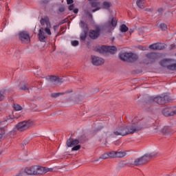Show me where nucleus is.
<instances>
[{
    "label": "nucleus",
    "mask_w": 176,
    "mask_h": 176,
    "mask_svg": "<svg viewBox=\"0 0 176 176\" xmlns=\"http://www.w3.org/2000/svg\"><path fill=\"white\" fill-rule=\"evenodd\" d=\"M146 128V120H142L136 123H132L128 126H119L117 127L113 133H111V137L115 138L118 135H129V134H134V133H138L141 131V129Z\"/></svg>",
    "instance_id": "nucleus-1"
},
{
    "label": "nucleus",
    "mask_w": 176,
    "mask_h": 176,
    "mask_svg": "<svg viewBox=\"0 0 176 176\" xmlns=\"http://www.w3.org/2000/svg\"><path fill=\"white\" fill-rule=\"evenodd\" d=\"M43 168L41 166H32L27 167L23 171L19 172L16 176H25L27 175H42Z\"/></svg>",
    "instance_id": "nucleus-2"
},
{
    "label": "nucleus",
    "mask_w": 176,
    "mask_h": 176,
    "mask_svg": "<svg viewBox=\"0 0 176 176\" xmlns=\"http://www.w3.org/2000/svg\"><path fill=\"white\" fill-rule=\"evenodd\" d=\"M34 125L35 124L33 122V121L25 120L16 124L15 125V129L20 132L27 131V130H30L31 127H34Z\"/></svg>",
    "instance_id": "nucleus-3"
},
{
    "label": "nucleus",
    "mask_w": 176,
    "mask_h": 176,
    "mask_svg": "<svg viewBox=\"0 0 176 176\" xmlns=\"http://www.w3.org/2000/svg\"><path fill=\"white\" fill-rule=\"evenodd\" d=\"M119 58L122 61H128V63H134L138 60V56L132 52H122L120 54Z\"/></svg>",
    "instance_id": "nucleus-4"
},
{
    "label": "nucleus",
    "mask_w": 176,
    "mask_h": 176,
    "mask_svg": "<svg viewBox=\"0 0 176 176\" xmlns=\"http://www.w3.org/2000/svg\"><path fill=\"white\" fill-rule=\"evenodd\" d=\"M154 101L156 104H158V105H164V104H167V102L171 101V98L166 94H163L160 96L154 97Z\"/></svg>",
    "instance_id": "nucleus-5"
},
{
    "label": "nucleus",
    "mask_w": 176,
    "mask_h": 176,
    "mask_svg": "<svg viewBox=\"0 0 176 176\" xmlns=\"http://www.w3.org/2000/svg\"><path fill=\"white\" fill-rule=\"evenodd\" d=\"M101 35V27L100 25L95 26V30H90L89 32V36L91 39H98Z\"/></svg>",
    "instance_id": "nucleus-6"
},
{
    "label": "nucleus",
    "mask_w": 176,
    "mask_h": 176,
    "mask_svg": "<svg viewBox=\"0 0 176 176\" xmlns=\"http://www.w3.org/2000/svg\"><path fill=\"white\" fill-rule=\"evenodd\" d=\"M18 38L22 43H27L31 42L30 33L27 31H21L18 33Z\"/></svg>",
    "instance_id": "nucleus-7"
},
{
    "label": "nucleus",
    "mask_w": 176,
    "mask_h": 176,
    "mask_svg": "<svg viewBox=\"0 0 176 176\" xmlns=\"http://www.w3.org/2000/svg\"><path fill=\"white\" fill-rule=\"evenodd\" d=\"M148 163V160L146 158L145 155H143L139 158L135 160L133 164L137 167H141Z\"/></svg>",
    "instance_id": "nucleus-8"
},
{
    "label": "nucleus",
    "mask_w": 176,
    "mask_h": 176,
    "mask_svg": "<svg viewBox=\"0 0 176 176\" xmlns=\"http://www.w3.org/2000/svg\"><path fill=\"white\" fill-rule=\"evenodd\" d=\"M88 1L89 2L91 8H95L94 10H91L92 13H94L101 9V8H100V6H101V3L100 2V0H88Z\"/></svg>",
    "instance_id": "nucleus-9"
},
{
    "label": "nucleus",
    "mask_w": 176,
    "mask_h": 176,
    "mask_svg": "<svg viewBox=\"0 0 176 176\" xmlns=\"http://www.w3.org/2000/svg\"><path fill=\"white\" fill-rule=\"evenodd\" d=\"M100 50L102 52H106L107 53H110L111 54H115L116 52H118V48L115 46H107V45H102L100 47Z\"/></svg>",
    "instance_id": "nucleus-10"
},
{
    "label": "nucleus",
    "mask_w": 176,
    "mask_h": 176,
    "mask_svg": "<svg viewBox=\"0 0 176 176\" xmlns=\"http://www.w3.org/2000/svg\"><path fill=\"white\" fill-rule=\"evenodd\" d=\"M91 63L93 65H95L96 67H98L99 65H102L104 64V59L102 58H100L98 56H91Z\"/></svg>",
    "instance_id": "nucleus-11"
},
{
    "label": "nucleus",
    "mask_w": 176,
    "mask_h": 176,
    "mask_svg": "<svg viewBox=\"0 0 176 176\" xmlns=\"http://www.w3.org/2000/svg\"><path fill=\"white\" fill-rule=\"evenodd\" d=\"M149 49L152 50H164L166 45L162 43H156L148 46Z\"/></svg>",
    "instance_id": "nucleus-12"
},
{
    "label": "nucleus",
    "mask_w": 176,
    "mask_h": 176,
    "mask_svg": "<svg viewBox=\"0 0 176 176\" xmlns=\"http://www.w3.org/2000/svg\"><path fill=\"white\" fill-rule=\"evenodd\" d=\"M146 57L149 61L148 63H146V64H149V63H155V61H156V60L157 59V54L155 52H150L146 54Z\"/></svg>",
    "instance_id": "nucleus-13"
},
{
    "label": "nucleus",
    "mask_w": 176,
    "mask_h": 176,
    "mask_svg": "<svg viewBox=\"0 0 176 176\" xmlns=\"http://www.w3.org/2000/svg\"><path fill=\"white\" fill-rule=\"evenodd\" d=\"M38 36L40 42H46L45 39L47 38V36L45 34V28H41L39 29Z\"/></svg>",
    "instance_id": "nucleus-14"
},
{
    "label": "nucleus",
    "mask_w": 176,
    "mask_h": 176,
    "mask_svg": "<svg viewBox=\"0 0 176 176\" xmlns=\"http://www.w3.org/2000/svg\"><path fill=\"white\" fill-rule=\"evenodd\" d=\"M79 143V140L78 139H75L74 140L72 138H69L67 140L66 145L68 148H72L74 145H78Z\"/></svg>",
    "instance_id": "nucleus-15"
},
{
    "label": "nucleus",
    "mask_w": 176,
    "mask_h": 176,
    "mask_svg": "<svg viewBox=\"0 0 176 176\" xmlns=\"http://www.w3.org/2000/svg\"><path fill=\"white\" fill-rule=\"evenodd\" d=\"M50 80L54 85H58V83H63V78L56 76H51L50 77Z\"/></svg>",
    "instance_id": "nucleus-16"
},
{
    "label": "nucleus",
    "mask_w": 176,
    "mask_h": 176,
    "mask_svg": "<svg viewBox=\"0 0 176 176\" xmlns=\"http://www.w3.org/2000/svg\"><path fill=\"white\" fill-rule=\"evenodd\" d=\"M40 23L41 25H46V27H50L52 24L50 23V20L49 19V16H45L44 18H41Z\"/></svg>",
    "instance_id": "nucleus-17"
},
{
    "label": "nucleus",
    "mask_w": 176,
    "mask_h": 176,
    "mask_svg": "<svg viewBox=\"0 0 176 176\" xmlns=\"http://www.w3.org/2000/svg\"><path fill=\"white\" fill-rule=\"evenodd\" d=\"M144 157L147 160V162L148 163L151 159H153L155 157H157V152H153L151 153L144 154Z\"/></svg>",
    "instance_id": "nucleus-18"
},
{
    "label": "nucleus",
    "mask_w": 176,
    "mask_h": 176,
    "mask_svg": "<svg viewBox=\"0 0 176 176\" xmlns=\"http://www.w3.org/2000/svg\"><path fill=\"white\" fill-rule=\"evenodd\" d=\"M80 26L82 29L83 32H89V26L84 21H80Z\"/></svg>",
    "instance_id": "nucleus-19"
},
{
    "label": "nucleus",
    "mask_w": 176,
    "mask_h": 176,
    "mask_svg": "<svg viewBox=\"0 0 176 176\" xmlns=\"http://www.w3.org/2000/svg\"><path fill=\"white\" fill-rule=\"evenodd\" d=\"M108 24L111 27H116V25H118V20L116 19V18L113 17L111 19V20L108 21Z\"/></svg>",
    "instance_id": "nucleus-20"
},
{
    "label": "nucleus",
    "mask_w": 176,
    "mask_h": 176,
    "mask_svg": "<svg viewBox=\"0 0 176 176\" xmlns=\"http://www.w3.org/2000/svg\"><path fill=\"white\" fill-rule=\"evenodd\" d=\"M126 155H127V153L126 151H116V157L122 159V157H124Z\"/></svg>",
    "instance_id": "nucleus-21"
},
{
    "label": "nucleus",
    "mask_w": 176,
    "mask_h": 176,
    "mask_svg": "<svg viewBox=\"0 0 176 176\" xmlns=\"http://www.w3.org/2000/svg\"><path fill=\"white\" fill-rule=\"evenodd\" d=\"M162 115H164V116H173V115H171V107L163 109Z\"/></svg>",
    "instance_id": "nucleus-22"
},
{
    "label": "nucleus",
    "mask_w": 176,
    "mask_h": 176,
    "mask_svg": "<svg viewBox=\"0 0 176 176\" xmlns=\"http://www.w3.org/2000/svg\"><path fill=\"white\" fill-rule=\"evenodd\" d=\"M78 140L80 144H85V142H86V141L89 140V139H87V137L86 136V135H80Z\"/></svg>",
    "instance_id": "nucleus-23"
},
{
    "label": "nucleus",
    "mask_w": 176,
    "mask_h": 176,
    "mask_svg": "<svg viewBox=\"0 0 176 176\" xmlns=\"http://www.w3.org/2000/svg\"><path fill=\"white\" fill-rule=\"evenodd\" d=\"M146 104H147L148 105H151V104H153V102H155V97L153 96H148L146 98L145 100Z\"/></svg>",
    "instance_id": "nucleus-24"
},
{
    "label": "nucleus",
    "mask_w": 176,
    "mask_h": 176,
    "mask_svg": "<svg viewBox=\"0 0 176 176\" xmlns=\"http://www.w3.org/2000/svg\"><path fill=\"white\" fill-rule=\"evenodd\" d=\"M112 6V4L109 1H104L102 3V9H106L107 10H109V8Z\"/></svg>",
    "instance_id": "nucleus-25"
},
{
    "label": "nucleus",
    "mask_w": 176,
    "mask_h": 176,
    "mask_svg": "<svg viewBox=\"0 0 176 176\" xmlns=\"http://www.w3.org/2000/svg\"><path fill=\"white\" fill-rule=\"evenodd\" d=\"M19 90H23V91H25V90H28V91H30V86L28 85V84H25V83H22Z\"/></svg>",
    "instance_id": "nucleus-26"
},
{
    "label": "nucleus",
    "mask_w": 176,
    "mask_h": 176,
    "mask_svg": "<svg viewBox=\"0 0 176 176\" xmlns=\"http://www.w3.org/2000/svg\"><path fill=\"white\" fill-rule=\"evenodd\" d=\"M160 65L161 67H168V59H164L160 62Z\"/></svg>",
    "instance_id": "nucleus-27"
},
{
    "label": "nucleus",
    "mask_w": 176,
    "mask_h": 176,
    "mask_svg": "<svg viewBox=\"0 0 176 176\" xmlns=\"http://www.w3.org/2000/svg\"><path fill=\"white\" fill-rule=\"evenodd\" d=\"M144 3H145V0H137L136 5L138 6L140 9L144 8Z\"/></svg>",
    "instance_id": "nucleus-28"
},
{
    "label": "nucleus",
    "mask_w": 176,
    "mask_h": 176,
    "mask_svg": "<svg viewBox=\"0 0 176 176\" xmlns=\"http://www.w3.org/2000/svg\"><path fill=\"white\" fill-rule=\"evenodd\" d=\"M41 168H43L42 175L43 174H46V173H52L53 171V168H49L41 166Z\"/></svg>",
    "instance_id": "nucleus-29"
},
{
    "label": "nucleus",
    "mask_w": 176,
    "mask_h": 176,
    "mask_svg": "<svg viewBox=\"0 0 176 176\" xmlns=\"http://www.w3.org/2000/svg\"><path fill=\"white\" fill-rule=\"evenodd\" d=\"M65 94V92H62V93H52L51 94L52 98H57V97H60V96H64Z\"/></svg>",
    "instance_id": "nucleus-30"
},
{
    "label": "nucleus",
    "mask_w": 176,
    "mask_h": 176,
    "mask_svg": "<svg viewBox=\"0 0 176 176\" xmlns=\"http://www.w3.org/2000/svg\"><path fill=\"white\" fill-rule=\"evenodd\" d=\"M120 30L121 32H127L129 28L125 24H122L120 25Z\"/></svg>",
    "instance_id": "nucleus-31"
},
{
    "label": "nucleus",
    "mask_w": 176,
    "mask_h": 176,
    "mask_svg": "<svg viewBox=\"0 0 176 176\" xmlns=\"http://www.w3.org/2000/svg\"><path fill=\"white\" fill-rule=\"evenodd\" d=\"M89 32H83L80 34V41H86V38H87V34Z\"/></svg>",
    "instance_id": "nucleus-32"
},
{
    "label": "nucleus",
    "mask_w": 176,
    "mask_h": 176,
    "mask_svg": "<svg viewBox=\"0 0 176 176\" xmlns=\"http://www.w3.org/2000/svg\"><path fill=\"white\" fill-rule=\"evenodd\" d=\"M102 129H104V126H100L96 128L94 131H92V134H97V133H100Z\"/></svg>",
    "instance_id": "nucleus-33"
},
{
    "label": "nucleus",
    "mask_w": 176,
    "mask_h": 176,
    "mask_svg": "<svg viewBox=\"0 0 176 176\" xmlns=\"http://www.w3.org/2000/svg\"><path fill=\"white\" fill-rule=\"evenodd\" d=\"M13 119H14V116L10 115L7 117L6 120L4 122H9V123H13V122H14Z\"/></svg>",
    "instance_id": "nucleus-34"
},
{
    "label": "nucleus",
    "mask_w": 176,
    "mask_h": 176,
    "mask_svg": "<svg viewBox=\"0 0 176 176\" xmlns=\"http://www.w3.org/2000/svg\"><path fill=\"white\" fill-rule=\"evenodd\" d=\"M52 25H50V26H46V28L44 29L45 32H46L47 35H52V31H50Z\"/></svg>",
    "instance_id": "nucleus-35"
},
{
    "label": "nucleus",
    "mask_w": 176,
    "mask_h": 176,
    "mask_svg": "<svg viewBox=\"0 0 176 176\" xmlns=\"http://www.w3.org/2000/svg\"><path fill=\"white\" fill-rule=\"evenodd\" d=\"M109 153V159H112L113 157H116V151H110V152H108Z\"/></svg>",
    "instance_id": "nucleus-36"
},
{
    "label": "nucleus",
    "mask_w": 176,
    "mask_h": 176,
    "mask_svg": "<svg viewBox=\"0 0 176 176\" xmlns=\"http://www.w3.org/2000/svg\"><path fill=\"white\" fill-rule=\"evenodd\" d=\"M160 28L162 31H167V25L166 23H161L160 25Z\"/></svg>",
    "instance_id": "nucleus-37"
},
{
    "label": "nucleus",
    "mask_w": 176,
    "mask_h": 176,
    "mask_svg": "<svg viewBox=\"0 0 176 176\" xmlns=\"http://www.w3.org/2000/svg\"><path fill=\"white\" fill-rule=\"evenodd\" d=\"M85 13L86 16H88L89 20H93V14L89 10H85Z\"/></svg>",
    "instance_id": "nucleus-38"
},
{
    "label": "nucleus",
    "mask_w": 176,
    "mask_h": 176,
    "mask_svg": "<svg viewBox=\"0 0 176 176\" xmlns=\"http://www.w3.org/2000/svg\"><path fill=\"white\" fill-rule=\"evenodd\" d=\"M170 115H172V116H175L176 115V106L172 107H170Z\"/></svg>",
    "instance_id": "nucleus-39"
},
{
    "label": "nucleus",
    "mask_w": 176,
    "mask_h": 176,
    "mask_svg": "<svg viewBox=\"0 0 176 176\" xmlns=\"http://www.w3.org/2000/svg\"><path fill=\"white\" fill-rule=\"evenodd\" d=\"M162 133H164V134H170V128H168V126H165L162 129Z\"/></svg>",
    "instance_id": "nucleus-40"
},
{
    "label": "nucleus",
    "mask_w": 176,
    "mask_h": 176,
    "mask_svg": "<svg viewBox=\"0 0 176 176\" xmlns=\"http://www.w3.org/2000/svg\"><path fill=\"white\" fill-rule=\"evenodd\" d=\"M100 159H109V153H105L100 157Z\"/></svg>",
    "instance_id": "nucleus-41"
},
{
    "label": "nucleus",
    "mask_w": 176,
    "mask_h": 176,
    "mask_svg": "<svg viewBox=\"0 0 176 176\" xmlns=\"http://www.w3.org/2000/svg\"><path fill=\"white\" fill-rule=\"evenodd\" d=\"M64 23H65V21L60 22L59 24H58L56 25H54V31H57V30H58V27H60V25H61L62 24H64Z\"/></svg>",
    "instance_id": "nucleus-42"
},
{
    "label": "nucleus",
    "mask_w": 176,
    "mask_h": 176,
    "mask_svg": "<svg viewBox=\"0 0 176 176\" xmlns=\"http://www.w3.org/2000/svg\"><path fill=\"white\" fill-rule=\"evenodd\" d=\"M167 69H169L170 71H175V63L168 65V66H167Z\"/></svg>",
    "instance_id": "nucleus-43"
},
{
    "label": "nucleus",
    "mask_w": 176,
    "mask_h": 176,
    "mask_svg": "<svg viewBox=\"0 0 176 176\" xmlns=\"http://www.w3.org/2000/svg\"><path fill=\"white\" fill-rule=\"evenodd\" d=\"M3 100H5V93H3L2 91H0V102L3 101Z\"/></svg>",
    "instance_id": "nucleus-44"
},
{
    "label": "nucleus",
    "mask_w": 176,
    "mask_h": 176,
    "mask_svg": "<svg viewBox=\"0 0 176 176\" xmlns=\"http://www.w3.org/2000/svg\"><path fill=\"white\" fill-rule=\"evenodd\" d=\"M14 109H15V111H21V109H23V107H21V106H20L19 104H14Z\"/></svg>",
    "instance_id": "nucleus-45"
},
{
    "label": "nucleus",
    "mask_w": 176,
    "mask_h": 176,
    "mask_svg": "<svg viewBox=\"0 0 176 176\" xmlns=\"http://www.w3.org/2000/svg\"><path fill=\"white\" fill-rule=\"evenodd\" d=\"M81 146L79 144H76V146H74V147H72V151H79V149H80Z\"/></svg>",
    "instance_id": "nucleus-46"
},
{
    "label": "nucleus",
    "mask_w": 176,
    "mask_h": 176,
    "mask_svg": "<svg viewBox=\"0 0 176 176\" xmlns=\"http://www.w3.org/2000/svg\"><path fill=\"white\" fill-rule=\"evenodd\" d=\"M72 46H78L79 45V41H72L71 42Z\"/></svg>",
    "instance_id": "nucleus-47"
},
{
    "label": "nucleus",
    "mask_w": 176,
    "mask_h": 176,
    "mask_svg": "<svg viewBox=\"0 0 176 176\" xmlns=\"http://www.w3.org/2000/svg\"><path fill=\"white\" fill-rule=\"evenodd\" d=\"M58 12H60V13H63V12H65V8L63 6L59 7Z\"/></svg>",
    "instance_id": "nucleus-48"
},
{
    "label": "nucleus",
    "mask_w": 176,
    "mask_h": 176,
    "mask_svg": "<svg viewBox=\"0 0 176 176\" xmlns=\"http://www.w3.org/2000/svg\"><path fill=\"white\" fill-rule=\"evenodd\" d=\"M69 10L72 11L74 10V9H75V5L72 4L68 7Z\"/></svg>",
    "instance_id": "nucleus-49"
},
{
    "label": "nucleus",
    "mask_w": 176,
    "mask_h": 176,
    "mask_svg": "<svg viewBox=\"0 0 176 176\" xmlns=\"http://www.w3.org/2000/svg\"><path fill=\"white\" fill-rule=\"evenodd\" d=\"M67 5H72L74 3V0H67Z\"/></svg>",
    "instance_id": "nucleus-50"
},
{
    "label": "nucleus",
    "mask_w": 176,
    "mask_h": 176,
    "mask_svg": "<svg viewBox=\"0 0 176 176\" xmlns=\"http://www.w3.org/2000/svg\"><path fill=\"white\" fill-rule=\"evenodd\" d=\"M41 3H44L45 5H47L49 3V0H43L41 1Z\"/></svg>",
    "instance_id": "nucleus-51"
},
{
    "label": "nucleus",
    "mask_w": 176,
    "mask_h": 176,
    "mask_svg": "<svg viewBox=\"0 0 176 176\" xmlns=\"http://www.w3.org/2000/svg\"><path fill=\"white\" fill-rule=\"evenodd\" d=\"M74 10V13L78 14V12H79V10L78 8H76Z\"/></svg>",
    "instance_id": "nucleus-52"
},
{
    "label": "nucleus",
    "mask_w": 176,
    "mask_h": 176,
    "mask_svg": "<svg viewBox=\"0 0 176 176\" xmlns=\"http://www.w3.org/2000/svg\"><path fill=\"white\" fill-rule=\"evenodd\" d=\"M144 10H145V12H152V9H151V8H146Z\"/></svg>",
    "instance_id": "nucleus-53"
},
{
    "label": "nucleus",
    "mask_w": 176,
    "mask_h": 176,
    "mask_svg": "<svg viewBox=\"0 0 176 176\" xmlns=\"http://www.w3.org/2000/svg\"><path fill=\"white\" fill-rule=\"evenodd\" d=\"M157 11L159 13H163V8H159Z\"/></svg>",
    "instance_id": "nucleus-54"
},
{
    "label": "nucleus",
    "mask_w": 176,
    "mask_h": 176,
    "mask_svg": "<svg viewBox=\"0 0 176 176\" xmlns=\"http://www.w3.org/2000/svg\"><path fill=\"white\" fill-rule=\"evenodd\" d=\"M175 47V44H172L170 45V49H174Z\"/></svg>",
    "instance_id": "nucleus-55"
},
{
    "label": "nucleus",
    "mask_w": 176,
    "mask_h": 176,
    "mask_svg": "<svg viewBox=\"0 0 176 176\" xmlns=\"http://www.w3.org/2000/svg\"><path fill=\"white\" fill-rule=\"evenodd\" d=\"M17 87H20V82H18Z\"/></svg>",
    "instance_id": "nucleus-56"
},
{
    "label": "nucleus",
    "mask_w": 176,
    "mask_h": 176,
    "mask_svg": "<svg viewBox=\"0 0 176 176\" xmlns=\"http://www.w3.org/2000/svg\"><path fill=\"white\" fill-rule=\"evenodd\" d=\"M66 93H72V91H67Z\"/></svg>",
    "instance_id": "nucleus-57"
},
{
    "label": "nucleus",
    "mask_w": 176,
    "mask_h": 176,
    "mask_svg": "<svg viewBox=\"0 0 176 176\" xmlns=\"http://www.w3.org/2000/svg\"><path fill=\"white\" fill-rule=\"evenodd\" d=\"M175 71H176V63H175Z\"/></svg>",
    "instance_id": "nucleus-58"
},
{
    "label": "nucleus",
    "mask_w": 176,
    "mask_h": 176,
    "mask_svg": "<svg viewBox=\"0 0 176 176\" xmlns=\"http://www.w3.org/2000/svg\"><path fill=\"white\" fill-rule=\"evenodd\" d=\"M0 138H2V134L0 133Z\"/></svg>",
    "instance_id": "nucleus-59"
},
{
    "label": "nucleus",
    "mask_w": 176,
    "mask_h": 176,
    "mask_svg": "<svg viewBox=\"0 0 176 176\" xmlns=\"http://www.w3.org/2000/svg\"><path fill=\"white\" fill-rule=\"evenodd\" d=\"M1 153H2L1 152H0V155H1Z\"/></svg>",
    "instance_id": "nucleus-60"
}]
</instances>
